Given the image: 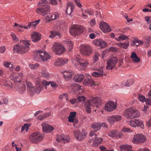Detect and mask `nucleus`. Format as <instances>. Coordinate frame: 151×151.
<instances>
[{"label": "nucleus", "instance_id": "nucleus-1", "mask_svg": "<svg viewBox=\"0 0 151 151\" xmlns=\"http://www.w3.org/2000/svg\"><path fill=\"white\" fill-rule=\"evenodd\" d=\"M28 40H21L20 43L14 45L13 47V51L14 52L22 54L28 52L30 44Z\"/></svg>", "mask_w": 151, "mask_h": 151}, {"label": "nucleus", "instance_id": "nucleus-2", "mask_svg": "<svg viewBox=\"0 0 151 151\" xmlns=\"http://www.w3.org/2000/svg\"><path fill=\"white\" fill-rule=\"evenodd\" d=\"M43 51L41 50H37L34 54V59L38 62L44 61L47 60L50 58V55L46 52L43 55Z\"/></svg>", "mask_w": 151, "mask_h": 151}, {"label": "nucleus", "instance_id": "nucleus-3", "mask_svg": "<svg viewBox=\"0 0 151 151\" xmlns=\"http://www.w3.org/2000/svg\"><path fill=\"white\" fill-rule=\"evenodd\" d=\"M124 115L127 118L133 119L139 116V112L134 108H129L124 112Z\"/></svg>", "mask_w": 151, "mask_h": 151}, {"label": "nucleus", "instance_id": "nucleus-4", "mask_svg": "<svg viewBox=\"0 0 151 151\" xmlns=\"http://www.w3.org/2000/svg\"><path fill=\"white\" fill-rule=\"evenodd\" d=\"M43 138V134L38 132L32 133L29 136L30 140L33 143H38L42 141Z\"/></svg>", "mask_w": 151, "mask_h": 151}, {"label": "nucleus", "instance_id": "nucleus-5", "mask_svg": "<svg viewBox=\"0 0 151 151\" xmlns=\"http://www.w3.org/2000/svg\"><path fill=\"white\" fill-rule=\"evenodd\" d=\"M83 31V26L78 25H75L71 27L69 32L73 35L76 36L82 33Z\"/></svg>", "mask_w": 151, "mask_h": 151}, {"label": "nucleus", "instance_id": "nucleus-6", "mask_svg": "<svg viewBox=\"0 0 151 151\" xmlns=\"http://www.w3.org/2000/svg\"><path fill=\"white\" fill-rule=\"evenodd\" d=\"M52 50L56 54L60 55L65 51L64 47L61 44L58 42H55L52 47Z\"/></svg>", "mask_w": 151, "mask_h": 151}, {"label": "nucleus", "instance_id": "nucleus-7", "mask_svg": "<svg viewBox=\"0 0 151 151\" xmlns=\"http://www.w3.org/2000/svg\"><path fill=\"white\" fill-rule=\"evenodd\" d=\"M74 134L77 140L81 141L84 139L86 136V133L84 129L81 132L79 130H77L74 132Z\"/></svg>", "mask_w": 151, "mask_h": 151}, {"label": "nucleus", "instance_id": "nucleus-8", "mask_svg": "<svg viewBox=\"0 0 151 151\" xmlns=\"http://www.w3.org/2000/svg\"><path fill=\"white\" fill-rule=\"evenodd\" d=\"M117 61L118 59L115 57L110 59L107 63L106 69L107 70L113 69L116 66Z\"/></svg>", "mask_w": 151, "mask_h": 151}, {"label": "nucleus", "instance_id": "nucleus-9", "mask_svg": "<svg viewBox=\"0 0 151 151\" xmlns=\"http://www.w3.org/2000/svg\"><path fill=\"white\" fill-rule=\"evenodd\" d=\"M145 140V137L142 134H137L134 135L133 138V143H142L144 142Z\"/></svg>", "mask_w": 151, "mask_h": 151}, {"label": "nucleus", "instance_id": "nucleus-10", "mask_svg": "<svg viewBox=\"0 0 151 151\" xmlns=\"http://www.w3.org/2000/svg\"><path fill=\"white\" fill-rule=\"evenodd\" d=\"M104 66L101 65L99 66V67L96 68L95 70L98 71L99 72H93L91 73V75L94 77H99L103 76L104 75Z\"/></svg>", "mask_w": 151, "mask_h": 151}, {"label": "nucleus", "instance_id": "nucleus-11", "mask_svg": "<svg viewBox=\"0 0 151 151\" xmlns=\"http://www.w3.org/2000/svg\"><path fill=\"white\" fill-rule=\"evenodd\" d=\"M80 48L81 53L83 55H88L91 53V50L90 47L88 45H81Z\"/></svg>", "mask_w": 151, "mask_h": 151}, {"label": "nucleus", "instance_id": "nucleus-12", "mask_svg": "<svg viewBox=\"0 0 151 151\" xmlns=\"http://www.w3.org/2000/svg\"><path fill=\"white\" fill-rule=\"evenodd\" d=\"M102 127L101 124L99 122L94 123L92 125L91 127L93 129H93L91 131L90 133V136L92 137L94 135L96 136L97 134L96 132L100 129V127Z\"/></svg>", "mask_w": 151, "mask_h": 151}, {"label": "nucleus", "instance_id": "nucleus-13", "mask_svg": "<svg viewBox=\"0 0 151 151\" xmlns=\"http://www.w3.org/2000/svg\"><path fill=\"white\" fill-rule=\"evenodd\" d=\"M129 124L132 127H136V126H138L143 129L144 128V125L143 122L140 121L139 120L135 119L129 121Z\"/></svg>", "mask_w": 151, "mask_h": 151}, {"label": "nucleus", "instance_id": "nucleus-14", "mask_svg": "<svg viewBox=\"0 0 151 151\" xmlns=\"http://www.w3.org/2000/svg\"><path fill=\"white\" fill-rule=\"evenodd\" d=\"M50 11L49 6H47L44 8L41 7L36 9V12L39 14H41L43 16L47 14Z\"/></svg>", "mask_w": 151, "mask_h": 151}, {"label": "nucleus", "instance_id": "nucleus-15", "mask_svg": "<svg viewBox=\"0 0 151 151\" xmlns=\"http://www.w3.org/2000/svg\"><path fill=\"white\" fill-rule=\"evenodd\" d=\"M116 104L112 101H109L106 104L105 106V110L108 111H111L116 108Z\"/></svg>", "mask_w": 151, "mask_h": 151}, {"label": "nucleus", "instance_id": "nucleus-16", "mask_svg": "<svg viewBox=\"0 0 151 151\" xmlns=\"http://www.w3.org/2000/svg\"><path fill=\"white\" fill-rule=\"evenodd\" d=\"M85 76L86 78L85 79L84 83H85V85H97L98 84L97 83L95 82L94 80L91 78V76H89L87 74H85Z\"/></svg>", "mask_w": 151, "mask_h": 151}, {"label": "nucleus", "instance_id": "nucleus-17", "mask_svg": "<svg viewBox=\"0 0 151 151\" xmlns=\"http://www.w3.org/2000/svg\"><path fill=\"white\" fill-rule=\"evenodd\" d=\"M100 27L102 31L104 33L110 32L111 29L108 25L104 22H100Z\"/></svg>", "mask_w": 151, "mask_h": 151}, {"label": "nucleus", "instance_id": "nucleus-18", "mask_svg": "<svg viewBox=\"0 0 151 151\" xmlns=\"http://www.w3.org/2000/svg\"><path fill=\"white\" fill-rule=\"evenodd\" d=\"M76 60L80 66L83 68H86L89 64L87 60L83 59L79 57L77 58Z\"/></svg>", "mask_w": 151, "mask_h": 151}, {"label": "nucleus", "instance_id": "nucleus-19", "mask_svg": "<svg viewBox=\"0 0 151 151\" xmlns=\"http://www.w3.org/2000/svg\"><path fill=\"white\" fill-rule=\"evenodd\" d=\"M122 116L120 115H116L108 117V121L110 124H113L114 122L121 120Z\"/></svg>", "mask_w": 151, "mask_h": 151}, {"label": "nucleus", "instance_id": "nucleus-20", "mask_svg": "<svg viewBox=\"0 0 151 151\" xmlns=\"http://www.w3.org/2000/svg\"><path fill=\"white\" fill-rule=\"evenodd\" d=\"M41 126L43 131L46 133L50 132L54 129L53 127L45 122L42 123Z\"/></svg>", "mask_w": 151, "mask_h": 151}, {"label": "nucleus", "instance_id": "nucleus-21", "mask_svg": "<svg viewBox=\"0 0 151 151\" xmlns=\"http://www.w3.org/2000/svg\"><path fill=\"white\" fill-rule=\"evenodd\" d=\"M94 44L99 46L100 48H104L107 45L106 42L102 40L97 39L94 41Z\"/></svg>", "mask_w": 151, "mask_h": 151}, {"label": "nucleus", "instance_id": "nucleus-22", "mask_svg": "<svg viewBox=\"0 0 151 151\" xmlns=\"http://www.w3.org/2000/svg\"><path fill=\"white\" fill-rule=\"evenodd\" d=\"M76 112L75 111L71 112L68 117V121L70 122L76 124L78 123V121L75 119Z\"/></svg>", "mask_w": 151, "mask_h": 151}, {"label": "nucleus", "instance_id": "nucleus-23", "mask_svg": "<svg viewBox=\"0 0 151 151\" xmlns=\"http://www.w3.org/2000/svg\"><path fill=\"white\" fill-rule=\"evenodd\" d=\"M92 106H96L97 108H98V105H100L101 104V99L100 97H93L91 100Z\"/></svg>", "mask_w": 151, "mask_h": 151}, {"label": "nucleus", "instance_id": "nucleus-24", "mask_svg": "<svg viewBox=\"0 0 151 151\" xmlns=\"http://www.w3.org/2000/svg\"><path fill=\"white\" fill-rule=\"evenodd\" d=\"M56 140L58 142H60L63 143H64L66 142H69L70 138L69 136L63 137L62 136L60 135L57 136Z\"/></svg>", "mask_w": 151, "mask_h": 151}, {"label": "nucleus", "instance_id": "nucleus-25", "mask_svg": "<svg viewBox=\"0 0 151 151\" xmlns=\"http://www.w3.org/2000/svg\"><path fill=\"white\" fill-rule=\"evenodd\" d=\"M31 38L33 42H37L41 40V35L38 32H34L32 35Z\"/></svg>", "mask_w": 151, "mask_h": 151}, {"label": "nucleus", "instance_id": "nucleus-26", "mask_svg": "<svg viewBox=\"0 0 151 151\" xmlns=\"http://www.w3.org/2000/svg\"><path fill=\"white\" fill-rule=\"evenodd\" d=\"M68 60L67 58L62 59L61 58L57 59L55 61V65L56 66H61L66 64L68 62Z\"/></svg>", "mask_w": 151, "mask_h": 151}, {"label": "nucleus", "instance_id": "nucleus-27", "mask_svg": "<svg viewBox=\"0 0 151 151\" xmlns=\"http://www.w3.org/2000/svg\"><path fill=\"white\" fill-rule=\"evenodd\" d=\"M92 103L91 101L90 100H88L85 102L84 106L85 110L88 113H90L91 112V107L92 106Z\"/></svg>", "mask_w": 151, "mask_h": 151}, {"label": "nucleus", "instance_id": "nucleus-28", "mask_svg": "<svg viewBox=\"0 0 151 151\" xmlns=\"http://www.w3.org/2000/svg\"><path fill=\"white\" fill-rule=\"evenodd\" d=\"M41 70V73L43 77L47 79H48L50 78L49 74L48 73L46 68L45 67H42Z\"/></svg>", "mask_w": 151, "mask_h": 151}, {"label": "nucleus", "instance_id": "nucleus-29", "mask_svg": "<svg viewBox=\"0 0 151 151\" xmlns=\"http://www.w3.org/2000/svg\"><path fill=\"white\" fill-rule=\"evenodd\" d=\"M109 135L112 137H118L119 138H121L122 136V134H120L116 130L111 131L109 132Z\"/></svg>", "mask_w": 151, "mask_h": 151}, {"label": "nucleus", "instance_id": "nucleus-30", "mask_svg": "<svg viewBox=\"0 0 151 151\" xmlns=\"http://www.w3.org/2000/svg\"><path fill=\"white\" fill-rule=\"evenodd\" d=\"M85 75L78 74L75 75L74 77V79L76 81L78 82H81L85 78Z\"/></svg>", "mask_w": 151, "mask_h": 151}, {"label": "nucleus", "instance_id": "nucleus-31", "mask_svg": "<svg viewBox=\"0 0 151 151\" xmlns=\"http://www.w3.org/2000/svg\"><path fill=\"white\" fill-rule=\"evenodd\" d=\"M116 45L121 48L125 49H127L129 46L128 41H127L123 43H118Z\"/></svg>", "mask_w": 151, "mask_h": 151}, {"label": "nucleus", "instance_id": "nucleus-32", "mask_svg": "<svg viewBox=\"0 0 151 151\" xmlns=\"http://www.w3.org/2000/svg\"><path fill=\"white\" fill-rule=\"evenodd\" d=\"M121 151H133L132 147L128 145H123L120 147Z\"/></svg>", "mask_w": 151, "mask_h": 151}, {"label": "nucleus", "instance_id": "nucleus-33", "mask_svg": "<svg viewBox=\"0 0 151 151\" xmlns=\"http://www.w3.org/2000/svg\"><path fill=\"white\" fill-rule=\"evenodd\" d=\"M63 73L64 77L67 78H71L74 74V72L71 70L65 71Z\"/></svg>", "mask_w": 151, "mask_h": 151}, {"label": "nucleus", "instance_id": "nucleus-34", "mask_svg": "<svg viewBox=\"0 0 151 151\" xmlns=\"http://www.w3.org/2000/svg\"><path fill=\"white\" fill-rule=\"evenodd\" d=\"M131 58L135 63H138L140 61V58L137 56L136 54L134 52L132 53Z\"/></svg>", "mask_w": 151, "mask_h": 151}, {"label": "nucleus", "instance_id": "nucleus-35", "mask_svg": "<svg viewBox=\"0 0 151 151\" xmlns=\"http://www.w3.org/2000/svg\"><path fill=\"white\" fill-rule=\"evenodd\" d=\"M50 32L51 35L49 36V37L51 38H53L56 36H58L59 37H61L62 36V35L58 31H51Z\"/></svg>", "mask_w": 151, "mask_h": 151}, {"label": "nucleus", "instance_id": "nucleus-36", "mask_svg": "<svg viewBox=\"0 0 151 151\" xmlns=\"http://www.w3.org/2000/svg\"><path fill=\"white\" fill-rule=\"evenodd\" d=\"M96 136L95 140H94L93 143V145L94 146H97L98 145L100 144L102 141V138H99Z\"/></svg>", "mask_w": 151, "mask_h": 151}, {"label": "nucleus", "instance_id": "nucleus-37", "mask_svg": "<svg viewBox=\"0 0 151 151\" xmlns=\"http://www.w3.org/2000/svg\"><path fill=\"white\" fill-rule=\"evenodd\" d=\"M69 8H70V10L71 12L70 13H71L73 11H74L75 6L74 5L73 2H69L68 3L67 6V10L66 11V13H67V12Z\"/></svg>", "mask_w": 151, "mask_h": 151}, {"label": "nucleus", "instance_id": "nucleus-38", "mask_svg": "<svg viewBox=\"0 0 151 151\" xmlns=\"http://www.w3.org/2000/svg\"><path fill=\"white\" fill-rule=\"evenodd\" d=\"M48 2L46 0H42L39 2L38 4V6L39 7L41 6V7L44 8L47 6L48 4Z\"/></svg>", "mask_w": 151, "mask_h": 151}, {"label": "nucleus", "instance_id": "nucleus-39", "mask_svg": "<svg viewBox=\"0 0 151 151\" xmlns=\"http://www.w3.org/2000/svg\"><path fill=\"white\" fill-rule=\"evenodd\" d=\"M51 115L50 112L47 113L43 115H40L37 117L38 119L40 120H42L45 118Z\"/></svg>", "mask_w": 151, "mask_h": 151}, {"label": "nucleus", "instance_id": "nucleus-40", "mask_svg": "<svg viewBox=\"0 0 151 151\" xmlns=\"http://www.w3.org/2000/svg\"><path fill=\"white\" fill-rule=\"evenodd\" d=\"M143 42L142 41L138 39H135L132 43L131 45H136L137 46H138L139 45L143 44Z\"/></svg>", "mask_w": 151, "mask_h": 151}, {"label": "nucleus", "instance_id": "nucleus-41", "mask_svg": "<svg viewBox=\"0 0 151 151\" xmlns=\"http://www.w3.org/2000/svg\"><path fill=\"white\" fill-rule=\"evenodd\" d=\"M27 85L28 87L27 90L28 91L30 92H32L34 91L35 88L31 83L29 82H27Z\"/></svg>", "mask_w": 151, "mask_h": 151}, {"label": "nucleus", "instance_id": "nucleus-42", "mask_svg": "<svg viewBox=\"0 0 151 151\" xmlns=\"http://www.w3.org/2000/svg\"><path fill=\"white\" fill-rule=\"evenodd\" d=\"M30 126V124H25L22 127L21 132H22L24 130H25L26 132H27Z\"/></svg>", "mask_w": 151, "mask_h": 151}, {"label": "nucleus", "instance_id": "nucleus-43", "mask_svg": "<svg viewBox=\"0 0 151 151\" xmlns=\"http://www.w3.org/2000/svg\"><path fill=\"white\" fill-rule=\"evenodd\" d=\"M19 85L21 87L18 88V91L21 93H23L25 90V86L23 83H20Z\"/></svg>", "mask_w": 151, "mask_h": 151}, {"label": "nucleus", "instance_id": "nucleus-44", "mask_svg": "<svg viewBox=\"0 0 151 151\" xmlns=\"http://www.w3.org/2000/svg\"><path fill=\"white\" fill-rule=\"evenodd\" d=\"M35 91L36 92L39 93L42 90L43 88L42 85L40 84H37L36 86Z\"/></svg>", "mask_w": 151, "mask_h": 151}, {"label": "nucleus", "instance_id": "nucleus-45", "mask_svg": "<svg viewBox=\"0 0 151 151\" xmlns=\"http://www.w3.org/2000/svg\"><path fill=\"white\" fill-rule=\"evenodd\" d=\"M29 66L31 69H34L39 67V65L37 63H35V64H29Z\"/></svg>", "mask_w": 151, "mask_h": 151}, {"label": "nucleus", "instance_id": "nucleus-46", "mask_svg": "<svg viewBox=\"0 0 151 151\" xmlns=\"http://www.w3.org/2000/svg\"><path fill=\"white\" fill-rule=\"evenodd\" d=\"M127 38V37L125 35H122L119 37L118 38L116 39V40L118 41H120L121 40H125Z\"/></svg>", "mask_w": 151, "mask_h": 151}, {"label": "nucleus", "instance_id": "nucleus-47", "mask_svg": "<svg viewBox=\"0 0 151 151\" xmlns=\"http://www.w3.org/2000/svg\"><path fill=\"white\" fill-rule=\"evenodd\" d=\"M100 56L99 54L97 52L94 53V56L93 57V60L94 62H96L99 59V57Z\"/></svg>", "mask_w": 151, "mask_h": 151}, {"label": "nucleus", "instance_id": "nucleus-48", "mask_svg": "<svg viewBox=\"0 0 151 151\" xmlns=\"http://www.w3.org/2000/svg\"><path fill=\"white\" fill-rule=\"evenodd\" d=\"M66 43L68 47L69 50L70 51L73 49V44L72 42L71 41H67Z\"/></svg>", "mask_w": 151, "mask_h": 151}, {"label": "nucleus", "instance_id": "nucleus-49", "mask_svg": "<svg viewBox=\"0 0 151 151\" xmlns=\"http://www.w3.org/2000/svg\"><path fill=\"white\" fill-rule=\"evenodd\" d=\"M133 83L134 81L133 80H128L125 83V85L126 86L129 87L131 86L132 84Z\"/></svg>", "mask_w": 151, "mask_h": 151}, {"label": "nucleus", "instance_id": "nucleus-50", "mask_svg": "<svg viewBox=\"0 0 151 151\" xmlns=\"http://www.w3.org/2000/svg\"><path fill=\"white\" fill-rule=\"evenodd\" d=\"M50 81L48 82L47 81L43 80L42 81V83L43 86L45 87V89L47 88V86L50 84Z\"/></svg>", "mask_w": 151, "mask_h": 151}, {"label": "nucleus", "instance_id": "nucleus-51", "mask_svg": "<svg viewBox=\"0 0 151 151\" xmlns=\"http://www.w3.org/2000/svg\"><path fill=\"white\" fill-rule=\"evenodd\" d=\"M23 77V74L22 73H20L18 74V75L16 77V80L17 81L20 82L21 81V79Z\"/></svg>", "mask_w": 151, "mask_h": 151}, {"label": "nucleus", "instance_id": "nucleus-52", "mask_svg": "<svg viewBox=\"0 0 151 151\" xmlns=\"http://www.w3.org/2000/svg\"><path fill=\"white\" fill-rule=\"evenodd\" d=\"M68 93H65L60 95L59 96V98L60 99H62L64 97H65L66 98V101H68Z\"/></svg>", "mask_w": 151, "mask_h": 151}, {"label": "nucleus", "instance_id": "nucleus-53", "mask_svg": "<svg viewBox=\"0 0 151 151\" xmlns=\"http://www.w3.org/2000/svg\"><path fill=\"white\" fill-rule=\"evenodd\" d=\"M50 85L53 88H56L58 87V84L55 81H50Z\"/></svg>", "mask_w": 151, "mask_h": 151}, {"label": "nucleus", "instance_id": "nucleus-54", "mask_svg": "<svg viewBox=\"0 0 151 151\" xmlns=\"http://www.w3.org/2000/svg\"><path fill=\"white\" fill-rule=\"evenodd\" d=\"M138 99L139 101L142 102L145 101V100L146 99L144 96L142 95H139Z\"/></svg>", "mask_w": 151, "mask_h": 151}, {"label": "nucleus", "instance_id": "nucleus-55", "mask_svg": "<svg viewBox=\"0 0 151 151\" xmlns=\"http://www.w3.org/2000/svg\"><path fill=\"white\" fill-rule=\"evenodd\" d=\"M11 36L12 39L15 41H17L18 40V38L17 36L13 33H12L11 35Z\"/></svg>", "mask_w": 151, "mask_h": 151}, {"label": "nucleus", "instance_id": "nucleus-56", "mask_svg": "<svg viewBox=\"0 0 151 151\" xmlns=\"http://www.w3.org/2000/svg\"><path fill=\"white\" fill-rule=\"evenodd\" d=\"M85 99V98L83 96H79L78 97V101L80 102H83Z\"/></svg>", "mask_w": 151, "mask_h": 151}, {"label": "nucleus", "instance_id": "nucleus-57", "mask_svg": "<svg viewBox=\"0 0 151 151\" xmlns=\"http://www.w3.org/2000/svg\"><path fill=\"white\" fill-rule=\"evenodd\" d=\"M84 13L91 15H92L93 14V12L92 10L87 9L85 11Z\"/></svg>", "mask_w": 151, "mask_h": 151}, {"label": "nucleus", "instance_id": "nucleus-58", "mask_svg": "<svg viewBox=\"0 0 151 151\" xmlns=\"http://www.w3.org/2000/svg\"><path fill=\"white\" fill-rule=\"evenodd\" d=\"M90 24L91 26H94L96 24V20L95 19L91 20L90 22Z\"/></svg>", "mask_w": 151, "mask_h": 151}, {"label": "nucleus", "instance_id": "nucleus-59", "mask_svg": "<svg viewBox=\"0 0 151 151\" xmlns=\"http://www.w3.org/2000/svg\"><path fill=\"white\" fill-rule=\"evenodd\" d=\"M53 15L52 14H50L46 18V19L49 21H52L54 20L53 18Z\"/></svg>", "mask_w": 151, "mask_h": 151}, {"label": "nucleus", "instance_id": "nucleus-60", "mask_svg": "<svg viewBox=\"0 0 151 151\" xmlns=\"http://www.w3.org/2000/svg\"><path fill=\"white\" fill-rule=\"evenodd\" d=\"M145 20L147 22V23L149 24L151 22V17H145Z\"/></svg>", "mask_w": 151, "mask_h": 151}, {"label": "nucleus", "instance_id": "nucleus-61", "mask_svg": "<svg viewBox=\"0 0 151 151\" xmlns=\"http://www.w3.org/2000/svg\"><path fill=\"white\" fill-rule=\"evenodd\" d=\"M75 2L76 5L79 7H81L82 5L81 3H80L79 0H74Z\"/></svg>", "mask_w": 151, "mask_h": 151}, {"label": "nucleus", "instance_id": "nucleus-62", "mask_svg": "<svg viewBox=\"0 0 151 151\" xmlns=\"http://www.w3.org/2000/svg\"><path fill=\"white\" fill-rule=\"evenodd\" d=\"M69 101L72 104H75V103L76 102L77 99H70V100H69Z\"/></svg>", "mask_w": 151, "mask_h": 151}, {"label": "nucleus", "instance_id": "nucleus-63", "mask_svg": "<svg viewBox=\"0 0 151 151\" xmlns=\"http://www.w3.org/2000/svg\"><path fill=\"white\" fill-rule=\"evenodd\" d=\"M146 104L147 105H151V100L149 98L146 99L145 100Z\"/></svg>", "mask_w": 151, "mask_h": 151}, {"label": "nucleus", "instance_id": "nucleus-64", "mask_svg": "<svg viewBox=\"0 0 151 151\" xmlns=\"http://www.w3.org/2000/svg\"><path fill=\"white\" fill-rule=\"evenodd\" d=\"M36 26V25L35 24V23L33 22H32L30 23L28 25V26L29 27V28H31V27H35Z\"/></svg>", "mask_w": 151, "mask_h": 151}]
</instances>
